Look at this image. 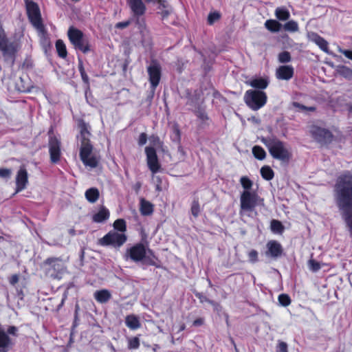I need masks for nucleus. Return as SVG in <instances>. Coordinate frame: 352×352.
Here are the masks:
<instances>
[{"label": "nucleus", "instance_id": "nucleus-1", "mask_svg": "<svg viewBox=\"0 0 352 352\" xmlns=\"http://www.w3.org/2000/svg\"><path fill=\"white\" fill-rule=\"evenodd\" d=\"M19 49L20 43L16 41H10L0 21V51L5 62H9L13 65Z\"/></svg>", "mask_w": 352, "mask_h": 352}, {"label": "nucleus", "instance_id": "nucleus-2", "mask_svg": "<svg viewBox=\"0 0 352 352\" xmlns=\"http://www.w3.org/2000/svg\"><path fill=\"white\" fill-rule=\"evenodd\" d=\"M263 142L267 147L273 158L283 162H289L291 159V153L285 147L283 142L276 138L263 140Z\"/></svg>", "mask_w": 352, "mask_h": 352}, {"label": "nucleus", "instance_id": "nucleus-3", "mask_svg": "<svg viewBox=\"0 0 352 352\" xmlns=\"http://www.w3.org/2000/svg\"><path fill=\"white\" fill-rule=\"evenodd\" d=\"M67 36L74 47L87 54L91 51L89 39L85 36L84 33L79 29L70 26L67 31Z\"/></svg>", "mask_w": 352, "mask_h": 352}, {"label": "nucleus", "instance_id": "nucleus-4", "mask_svg": "<svg viewBox=\"0 0 352 352\" xmlns=\"http://www.w3.org/2000/svg\"><path fill=\"white\" fill-rule=\"evenodd\" d=\"M267 96L261 90L249 89L244 94V101L246 105L253 111L262 108L267 102Z\"/></svg>", "mask_w": 352, "mask_h": 352}, {"label": "nucleus", "instance_id": "nucleus-5", "mask_svg": "<svg viewBox=\"0 0 352 352\" xmlns=\"http://www.w3.org/2000/svg\"><path fill=\"white\" fill-rule=\"evenodd\" d=\"M43 265L45 275L52 279L60 280L65 270L63 260L56 257L47 258L44 261Z\"/></svg>", "mask_w": 352, "mask_h": 352}, {"label": "nucleus", "instance_id": "nucleus-6", "mask_svg": "<svg viewBox=\"0 0 352 352\" xmlns=\"http://www.w3.org/2000/svg\"><path fill=\"white\" fill-rule=\"evenodd\" d=\"M127 241V236L124 233H120L115 230H111L103 237L98 239V244L103 246H111L118 249Z\"/></svg>", "mask_w": 352, "mask_h": 352}, {"label": "nucleus", "instance_id": "nucleus-7", "mask_svg": "<svg viewBox=\"0 0 352 352\" xmlns=\"http://www.w3.org/2000/svg\"><path fill=\"white\" fill-rule=\"evenodd\" d=\"M260 197L256 192L243 190L240 197V213L252 212L258 204Z\"/></svg>", "mask_w": 352, "mask_h": 352}, {"label": "nucleus", "instance_id": "nucleus-8", "mask_svg": "<svg viewBox=\"0 0 352 352\" xmlns=\"http://www.w3.org/2000/svg\"><path fill=\"white\" fill-rule=\"evenodd\" d=\"M49 134V153L50 161L53 164H57L61 157V141L60 139L53 135V130L51 129L48 132Z\"/></svg>", "mask_w": 352, "mask_h": 352}, {"label": "nucleus", "instance_id": "nucleus-9", "mask_svg": "<svg viewBox=\"0 0 352 352\" xmlns=\"http://www.w3.org/2000/svg\"><path fill=\"white\" fill-rule=\"evenodd\" d=\"M28 18L31 24L36 29L44 28L40 8L36 3H29L25 7Z\"/></svg>", "mask_w": 352, "mask_h": 352}, {"label": "nucleus", "instance_id": "nucleus-10", "mask_svg": "<svg viewBox=\"0 0 352 352\" xmlns=\"http://www.w3.org/2000/svg\"><path fill=\"white\" fill-rule=\"evenodd\" d=\"M92 145H86L85 146H80V157L82 163L86 166L91 168H96L98 166L100 157L96 155H92L93 151Z\"/></svg>", "mask_w": 352, "mask_h": 352}, {"label": "nucleus", "instance_id": "nucleus-11", "mask_svg": "<svg viewBox=\"0 0 352 352\" xmlns=\"http://www.w3.org/2000/svg\"><path fill=\"white\" fill-rule=\"evenodd\" d=\"M310 133L313 138L320 143L327 144L333 140V135L329 129L318 126H312Z\"/></svg>", "mask_w": 352, "mask_h": 352}, {"label": "nucleus", "instance_id": "nucleus-12", "mask_svg": "<svg viewBox=\"0 0 352 352\" xmlns=\"http://www.w3.org/2000/svg\"><path fill=\"white\" fill-rule=\"evenodd\" d=\"M147 73L151 88L153 91H155L159 85L162 77V67L160 63L153 60L151 64L147 67Z\"/></svg>", "mask_w": 352, "mask_h": 352}, {"label": "nucleus", "instance_id": "nucleus-13", "mask_svg": "<svg viewBox=\"0 0 352 352\" xmlns=\"http://www.w3.org/2000/svg\"><path fill=\"white\" fill-rule=\"evenodd\" d=\"M146 245L142 243H138L133 245L130 248H128L126 252V256L134 262H140L145 260L146 255Z\"/></svg>", "mask_w": 352, "mask_h": 352}, {"label": "nucleus", "instance_id": "nucleus-14", "mask_svg": "<svg viewBox=\"0 0 352 352\" xmlns=\"http://www.w3.org/2000/svg\"><path fill=\"white\" fill-rule=\"evenodd\" d=\"M145 154L148 167L153 173H156L160 168V164L155 148L153 146H146Z\"/></svg>", "mask_w": 352, "mask_h": 352}, {"label": "nucleus", "instance_id": "nucleus-15", "mask_svg": "<svg viewBox=\"0 0 352 352\" xmlns=\"http://www.w3.org/2000/svg\"><path fill=\"white\" fill-rule=\"evenodd\" d=\"M265 254L267 256L277 258L282 256L283 249L281 244L276 240H270L266 244Z\"/></svg>", "mask_w": 352, "mask_h": 352}, {"label": "nucleus", "instance_id": "nucleus-16", "mask_svg": "<svg viewBox=\"0 0 352 352\" xmlns=\"http://www.w3.org/2000/svg\"><path fill=\"white\" fill-rule=\"evenodd\" d=\"M78 127L80 130V146H85L86 145H92L89 139L91 133L89 131V126L83 120H79L78 122Z\"/></svg>", "mask_w": 352, "mask_h": 352}, {"label": "nucleus", "instance_id": "nucleus-17", "mask_svg": "<svg viewBox=\"0 0 352 352\" xmlns=\"http://www.w3.org/2000/svg\"><path fill=\"white\" fill-rule=\"evenodd\" d=\"M294 71L292 65L279 66L276 71V76L279 80H288L294 76Z\"/></svg>", "mask_w": 352, "mask_h": 352}, {"label": "nucleus", "instance_id": "nucleus-18", "mask_svg": "<svg viewBox=\"0 0 352 352\" xmlns=\"http://www.w3.org/2000/svg\"><path fill=\"white\" fill-rule=\"evenodd\" d=\"M127 3L135 16L145 14L146 8L142 0H127Z\"/></svg>", "mask_w": 352, "mask_h": 352}, {"label": "nucleus", "instance_id": "nucleus-19", "mask_svg": "<svg viewBox=\"0 0 352 352\" xmlns=\"http://www.w3.org/2000/svg\"><path fill=\"white\" fill-rule=\"evenodd\" d=\"M309 38L311 41L316 43L321 50L326 53H329V43L323 37L317 33L312 32L309 35Z\"/></svg>", "mask_w": 352, "mask_h": 352}, {"label": "nucleus", "instance_id": "nucleus-20", "mask_svg": "<svg viewBox=\"0 0 352 352\" xmlns=\"http://www.w3.org/2000/svg\"><path fill=\"white\" fill-rule=\"evenodd\" d=\"M144 263L148 265L154 266L156 268L162 267L161 261L151 249H148L146 251Z\"/></svg>", "mask_w": 352, "mask_h": 352}, {"label": "nucleus", "instance_id": "nucleus-21", "mask_svg": "<svg viewBox=\"0 0 352 352\" xmlns=\"http://www.w3.org/2000/svg\"><path fill=\"white\" fill-rule=\"evenodd\" d=\"M110 217L109 210L105 206H101L98 212L92 216V221L95 223H102Z\"/></svg>", "mask_w": 352, "mask_h": 352}, {"label": "nucleus", "instance_id": "nucleus-22", "mask_svg": "<svg viewBox=\"0 0 352 352\" xmlns=\"http://www.w3.org/2000/svg\"><path fill=\"white\" fill-rule=\"evenodd\" d=\"M154 205L144 198H141L140 201V212L143 216H149L153 213Z\"/></svg>", "mask_w": 352, "mask_h": 352}, {"label": "nucleus", "instance_id": "nucleus-23", "mask_svg": "<svg viewBox=\"0 0 352 352\" xmlns=\"http://www.w3.org/2000/svg\"><path fill=\"white\" fill-rule=\"evenodd\" d=\"M125 324L131 330H136L141 327L139 318L134 314L127 315L125 317Z\"/></svg>", "mask_w": 352, "mask_h": 352}, {"label": "nucleus", "instance_id": "nucleus-24", "mask_svg": "<svg viewBox=\"0 0 352 352\" xmlns=\"http://www.w3.org/2000/svg\"><path fill=\"white\" fill-rule=\"evenodd\" d=\"M96 300L100 303H106L111 298V294L108 289L98 290L94 293Z\"/></svg>", "mask_w": 352, "mask_h": 352}, {"label": "nucleus", "instance_id": "nucleus-25", "mask_svg": "<svg viewBox=\"0 0 352 352\" xmlns=\"http://www.w3.org/2000/svg\"><path fill=\"white\" fill-rule=\"evenodd\" d=\"M249 85L253 88L263 90L267 87L269 80L266 78H256L251 80Z\"/></svg>", "mask_w": 352, "mask_h": 352}, {"label": "nucleus", "instance_id": "nucleus-26", "mask_svg": "<svg viewBox=\"0 0 352 352\" xmlns=\"http://www.w3.org/2000/svg\"><path fill=\"white\" fill-rule=\"evenodd\" d=\"M264 25L265 28L271 32H278L282 28V24L274 19H267Z\"/></svg>", "mask_w": 352, "mask_h": 352}, {"label": "nucleus", "instance_id": "nucleus-27", "mask_svg": "<svg viewBox=\"0 0 352 352\" xmlns=\"http://www.w3.org/2000/svg\"><path fill=\"white\" fill-rule=\"evenodd\" d=\"M100 192L98 188H91L86 190L85 197L90 203H95L99 198Z\"/></svg>", "mask_w": 352, "mask_h": 352}, {"label": "nucleus", "instance_id": "nucleus-28", "mask_svg": "<svg viewBox=\"0 0 352 352\" xmlns=\"http://www.w3.org/2000/svg\"><path fill=\"white\" fill-rule=\"evenodd\" d=\"M56 50L58 56L61 58H65L67 56V50L66 45L63 40L58 39L56 41Z\"/></svg>", "mask_w": 352, "mask_h": 352}, {"label": "nucleus", "instance_id": "nucleus-29", "mask_svg": "<svg viewBox=\"0 0 352 352\" xmlns=\"http://www.w3.org/2000/svg\"><path fill=\"white\" fill-rule=\"evenodd\" d=\"M270 229L274 234H282L285 231V226L279 220L272 219L270 222Z\"/></svg>", "mask_w": 352, "mask_h": 352}, {"label": "nucleus", "instance_id": "nucleus-30", "mask_svg": "<svg viewBox=\"0 0 352 352\" xmlns=\"http://www.w3.org/2000/svg\"><path fill=\"white\" fill-rule=\"evenodd\" d=\"M275 16L280 21H287L289 19L290 14L285 8H277L275 10Z\"/></svg>", "mask_w": 352, "mask_h": 352}, {"label": "nucleus", "instance_id": "nucleus-31", "mask_svg": "<svg viewBox=\"0 0 352 352\" xmlns=\"http://www.w3.org/2000/svg\"><path fill=\"white\" fill-rule=\"evenodd\" d=\"M114 230L120 232V233H124L126 231V223L124 219H118L113 224Z\"/></svg>", "mask_w": 352, "mask_h": 352}, {"label": "nucleus", "instance_id": "nucleus-32", "mask_svg": "<svg viewBox=\"0 0 352 352\" xmlns=\"http://www.w3.org/2000/svg\"><path fill=\"white\" fill-rule=\"evenodd\" d=\"M140 346V340L138 336L127 338V347L129 350L138 349Z\"/></svg>", "mask_w": 352, "mask_h": 352}, {"label": "nucleus", "instance_id": "nucleus-33", "mask_svg": "<svg viewBox=\"0 0 352 352\" xmlns=\"http://www.w3.org/2000/svg\"><path fill=\"white\" fill-rule=\"evenodd\" d=\"M16 190L15 194L25 189L28 183V177H16Z\"/></svg>", "mask_w": 352, "mask_h": 352}, {"label": "nucleus", "instance_id": "nucleus-34", "mask_svg": "<svg viewBox=\"0 0 352 352\" xmlns=\"http://www.w3.org/2000/svg\"><path fill=\"white\" fill-rule=\"evenodd\" d=\"M195 114L197 117V118L200 120L203 123H205L206 121L209 120V117L206 110L201 107H199L195 111Z\"/></svg>", "mask_w": 352, "mask_h": 352}, {"label": "nucleus", "instance_id": "nucleus-35", "mask_svg": "<svg viewBox=\"0 0 352 352\" xmlns=\"http://www.w3.org/2000/svg\"><path fill=\"white\" fill-rule=\"evenodd\" d=\"M252 153L255 158L262 160L266 156L265 150L261 146H254L252 148Z\"/></svg>", "mask_w": 352, "mask_h": 352}, {"label": "nucleus", "instance_id": "nucleus-36", "mask_svg": "<svg viewBox=\"0 0 352 352\" xmlns=\"http://www.w3.org/2000/svg\"><path fill=\"white\" fill-rule=\"evenodd\" d=\"M283 29L287 32H296L298 30V25L295 21L291 20L284 24Z\"/></svg>", "mask_w": 352, "mask_h": 352}, {"label": "nucleus", "instance_id": "nucleus-37", "mask_svg": "<svg viewBox=\"0 0 352 352\" xmlns=\"http://www.w3.org/2000/svg\"><path fill=\"white\" fill-rule=\"evenodd\" d=\"M149 140L153 147L155 146L157 148H162V147L164 146V142L160 140V137L157 135H151L149 137Z\"/></svg>", "mask_w": 352, "mask_h": 352}, {"label": "nucleus", "instance_id": "nucleus-38", "mask_svg": "<svg viewBox=\"0 0 352 352\" xmlns=\"http://www.w3.org/2000/svg\"><path fill=\"white\" fill-rule=\"evenodd\" d=\"M221 15L219 12L214 11L210 12L207 19L208 23L210 25H213L215 22L221 19Z\"/></svg>", "mask_w": 352, "mask_h": 352}, {"label": "nucleus", "instance_id": "nucleus-39", "mask_svg": "<svg viewBox=\"0 0 352 352\" xmlns=\"http://www.w3.org/2000/svg\"><path fill=\"white\" fill-rule=\"evenodd\" d=\"M278 300L279 303L283 307H287L292 302L289 296L286 294H280L278 297Z\"/></svg>", "mask_w": 352, "mask_h": 352}, {"label": "nucleus", "instance_id": "nucleus-40", "mask_svg": "<svg viewBox=\"0 0 352 352\" xmlns=\"http://www.w3.org/2000/svg\"><path fill=\"white\" fill-rule=\"evenodd\" d=\"M278 61L281 63H287L291 61L292 57L291 54L287 51H284L278 54Z\"/></svg>", "mask_w": 352, "mask_h": 352}, {"label": "nucleus", "instance_id": "nucleus-41", "mask_svg": "<svg viewBox=\"0 0 352 352\" xmlns=\"http://www.w3.org/2000/svg\"><path fill=\"white\" fill-rule=\"evenodd\" d=\"M191 212L195 217H197L200 213V206L198 199L193 200L191 206Z\"/></svg>", "mask_w": 352, "mask_h": 352}, {"label": "nucleus", "instance_id": "nucleus-42", "mask_svg": "<svg viewBox=\"0 0 352 352\" xmlns=\"http://www.w3.org/2000/svg\"><path fill=\"white\" fill-rule=\"evenodd\" d=\"M241 184L245 189L244 190H250L252 186V182L249 177H241Z\"/></svg>", "mask_w": 352, "mask_h": 352}, {"label": "nucleus", "instance_id": "nucleus-43", "mask_svg": "<svg viewBox=\"0 0 352 352\" xmlns=\"http://www.w3.org/2000/svg\"><path fill=\"white\" fill-rule=\"evenodd\" d=\"M249 261L252 263H256L258 261V252L255 250H252L248 253Z\"/></svg>", "mask_w": 352, "mask_h": 352}, {"label": "nucleus", "instance_id": "nucleus-44", "mask_svg": "<svg viewBox=\"0 0 352 352\" xmlns=\"http://www.w3.org/2000/svg\"><path fill=\"white\" fill-rule=\"evenodd\" d=\"M276 352H288L287 344L285 342L280 341L276 346Z\"/></svg>", "mask_w": 352, "mask_h": 352}, {"label": "nucleus", "instance_id": "nucleus-45", "mask_svg": "<svg viewBox=\"0 0 352 352\" xmlns=\"http://www.w3.org/2000/svg\"><path fill=\"white\" fill-rule=\"evenodd\" d=\"M261 176H274L273 170L267 166H265L261 169Z\"/></svg>", "mask_w": 352, "mask_h": 352}, {"label": "nucleus", "instance_id": "nucleus-46", "mask_svg": "<svg viewBox=\"0 0 352 352\" xmlns=\"http://www.w3.org/2000/svg\"><path fill=\"white\" fill-rule=\"evenodd\" d=\"M309 266L313 272H317L321 268L320 263L314 259L309 261Z\"/></svg>", "mask_w": 352, "mask_h": 352}, {"label": "nucleus", "instance_id": "nucleus-47", "mask_svg": "<svg viewBox=\"0 0 352 352\" xmlns=\"http://www.w3.org/2000/svg\"><path fill=\"white\" fill-rule=\"evenodd\" d=\"M147 135L145 133H140L138 140V145L140 146L144 145L147 142Z\"/></svg>", "mask_w": 352, "mask_h": 352}, {"label": "nucleus", "instance_id": "nucleus-48", "mask_svg": "<svg viewBox=\"0 0 352 352\" xmlns=\"http://www.w3.org/2000/svg\"><path fill=\"white\" fill-rule=\"evenodd\" d=\"M80 310V306L78 304L75 305V311H74V320L73 322V327H76L78 324V311Z\"/></svg>", "mask_w": 352, "mask_h": 352}, {"label": "nucleus", "instance_id": "nucleus-49", "mask_svg": "<svg viewBox=\"0 0 352 352\" xmlns=\"http://www.w3.org/2000/svg\"><path fill=\"white\" fill-rule=\"evenodd\" d=\"M205 323V319L204 318H197L192 322V326L194 327H201L204 325Z\"/></svg>", "mask_w": 352, "mask_h": 352}, {"label": "nucleus", "instance_id": "nucleus-50", "mask_svg": "<svg viewBox=\"0 0 352 352\" xmlns=\"http://www.w3.org/2000/svg\"><path fill=\"white\" fill-rule=\"evenodd\" d=\"M208 303L213 307L214 311H220L222 309L221 305L214 300H212V301H208Z\"/></svg>", "mask_w": 352, "mask_h": 352}, {"label": "nucleus", "instance_id": "nucleus-51", "mask_svg": "<svg viewBox=\"0 0 352 352\" xmlns=\"http://www.w3.org/2000/svg\"><path fill=\"white\" fill-rule=\"evenodd\" d=\"M12 175V170L10 168H0V176H10Z\"/></svg>", "mask_w": 352, "mask_h": 352}, {"label": "nucleus", "instance_id": "nucleus-52", "mask_svg": "<svg viewBox=\"0 0 352 352\" xmlns=\"http://www.w3.org/2000/svg\"><path fill=\"white\" fill-rule=\"evenodd\" d=\"M80 74V76H81V78H82V80L84 84L87 87H89V78L86 72H81Z\"/></svg>", "mask_w": 352, "mask_h": 352}, {"label": "nucleus", "instance_id": "nucleus-53", "mask_svg": "<svg viewBox=\"0 0 352 352\" xmlns=\"http://www.w3.org/2000/svg\"><path fill=\"white\" fill-rule=\"evenodd\" d=\"M130 25L129 21H122L116 23V28L119 29H124L127 28Z\"/></svg>", "mask_w": 352, "mask_h": 352}, {"label": "nucleus", "instance_id": "nucleus-54", "mask_svg": "<svg viewBox=\"0 0 352 352\" xmlns=\"http://www.w3.org/2000/svg\"><path fill=\"white\" fill-rule=\"evenodd\" d=\"M195 296L199 299L201 302H206L208 303V301H212V300L209 299L201 293H197L195 294Z\"/></svg>", "mask_w": 352, "mask_h": 352}, {"label": "nucleus", "instance_id": "nucleus-55", "mask_svg": "<svg viewBox=\"0 0 352 352\" xmlns=\"http://www.w3.org/2000/svg\"><path fill=\"white\" fill-rule=\"evenodd\" d=\"M19 280V276L18 274H15L11 276V277L9 279V282L12 285H16Z\"/></svg>", "mask_w": 352, "mask_h": 352}, {"label": "nucleus", "instance_id": "nucleus-56", "mask_svg": "<svg viewBox=\"0 0 352 352\" xmlns=\"http://www.w3.org/2000/svg\"><path fill=\"white\" fill-rule=\"evenodd\" d=\"M156 184V190L162 191L163 190V187L161 186L162 184V177H156V181H155Z\"/></svg>", "mask_w": 352, "mask_h": 352}, {"label": "nucleus", "instance_id": "nucleus-57", "mask_svg": "<svg viewBox=\"0 0 352 352\" xmlns=\"http://www.w3.org/2000/svg\"><path fill=\"white\" fill-rule=\"evenodd\" d=\"M292 105L293 107H296V108H298L300 110H302V111H305L307 110V106L304 105V104H302L298 102H294L292 103Z\"/></svg>", "mask_w": 352, "mask_h": 352}, {"label": "nucleus", "instance_id": "nucleus-58", "mask_svg": "<svg viewBox=\"0 0 352 352\" xmlns=\"http://www.w3.org/2000/svg\"><path fill=\"white\" fill-rule=\"evenodd\" d=\"M159 4V8H166L168 6V3L166 0H155Z\"/></svg>", "mask_w": 352, "mask_h": 352}, {"label": "nucleus", "instance_id": "nucleus-59", "mask_svg": "<svg viewBox=\"0 0 352 352\" xmlns=\"http://www.w3.org/2000/svg\"><path fill=\"white\" fill-rule=\"evenodd\" d=\"M16 176H28V172L24 167H21Z\"/></svg>", "mask_w": 352, "mask_h": 352}, {"label": "nucleus", "instance_id": "nucleus-60", "mask_svg": "<svg viewBox=\"0 0 352 352\" xmlns=\"http://www.w3.org/2000/svg\"><path fill=\"white\" fill-rule=\"evenodd\" d=\"M78 71L80 73L85 72L84 66H83V63L81 59L78 60Z\"/></svg>", "mask_w": 352, "mask_h": 352}, {"label": "nucleus", "instance_id": "nucleus-61", "mask_svg": "<svg viewBox=\"0 0 352 352\" xmlns=\"http://www.w3.org/2000/svg\"><path fill=\"white\" fill-rule=\"evenodd\" d=\"M343 54L347 58L352 60V50H344L343 52Z\"/></svg>", "mask_w": 352, "mask_h": 352}, {"label": "nucleus", "instance_id": "nucleus-62", "mask_svg": "<svg viewBox=\"0 0 352 352\" xmlns=\"http://www.w3.org/2000/svg\"><path fill=\"white\" fill-rule=\"evenodd\" d=\"M66 298H67V294H66V293H65V294H63V298H62L61 302H60V304L58 305V308H60V307H62V306L63 305V304H64L65 300H66Z\"/></svg>", "mask_w": 352, "mask_h": 352}, {"label": "nucleus", "instance_id": "nucleus-63", "mask_svg": "<svg viewBox=\"0 0 352 352\" xmlns=\"http://www.w3.org/2000/svg\"><path fill=\"white\" fill-rule=\"evenodd\" d=\"M163 19L166 18L169 15V12L168 10H164L161 13Z\"/></svg>", "mask_w": 352, "mask_h": 352}, {"label": "nucleus", "instance_id": "nucleus-64", "mask_svg": "<svg viewBox=\"0 0 352 352\" xmlns=\"http://www.w3.org/2000/svg\"><path fill=\"white\" fill-rule=\"evenodd\" d=\"M225 318H226V324L228 327L230 326V317H229V315L228 314H225Z\"/></svg>", "mask_w": 352, "mask_h": 352}]
</instances>
